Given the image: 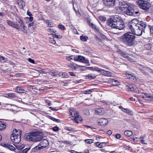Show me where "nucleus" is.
Returning a JSON list of instances; mask_svg holds the SVG:
<instances>
[{
	"instance_id": "15",
	"label": "nucleus",
	"mask_w": 153,
	"mask_h": 153,
	"mask_svg": "<svg viewBox=\"0 0 153 153\" xmlns=\"http://www.w3.org/2000/svg\"><path fill=\"white\" fill-rule=\"evenodd\" d=\"M108 123L107 120L105 118L100 119L98 121V124L99 125L105 126Z\"/></svg>"
},
{
	"instance_id": "59",
	"label": "nucleus",
	"mask_w": 153,
	"mask_h": 153,
	"mask_svg": "<svg viewBox=\"0 0 153 153\" xmlns=\"http://www.w3.org/2000/svg\"><path fill=\"white\" fill-rule=\"evenodd\" d=\"M16 148L17 149H22L23 148V147L21 146H16Z\"/></svg>"
},
{
	"instance_id": "60",
	"label": "nucleus",
	"mask_w": 153,
	"mask_h": 153,
	"mask_svg": "<svg viewBox=\"0 0 153 153\" xmlns=\"http://www.w3.org/2000/svg\"><path fill=\"white\" fill-rule=\"evenodd\" d=\"M27 14L29 16H31L32 15V13L28 11L27 13Z\"/></svg>"
},
{
	"instance_id": "45",
	"label": "nucleus",
	"mask_w": 153,
	"mask_h": 153,
	"mask_svg": "<svg viewBox=\"0 0 153 153\" xmlns=\"http://www.w3.org/2000/svg\"><path fill=\"white\" fill-rule=\"evenodd\" d=\"M144 137H140V142L143 144H146L147 143L145 142V141L144 140Z\"/></svg>"
},
{
	"instance_id": "55",
	"label": "nucleus",
	"mask_w": 153,
	"mask_h": 153,
	"mask_svg": "<svg viewBox=\"0 0 153 153\" xmlns=\"http://www.w3.org/2000/svg\"><path fill=\"white\" fill-rule=\"evenodd\" d=\"M58 27L61 30H63L64 29V27L63 25H58Z\"/></svg>"
},
{
	"instance_id": "64",
	"label": "nucleus",
	"mask_w": 153,
	"mask_h": 153,
	"mask_svg": "<svg viewBox=\"0 0 153 153\" xmlns=\"http://www.w3.org/2000/svg\"><path fill=\"white\" fill-rule=\"evenodd\" d=\"M73 32L75 34H76L78 33L77 30L76 29H74L73 30Z\"/></svg>"
},
{
	"instance_id": "43",
	"label": "nucleus",
	"mask_w": 153,
	"mask_h": 153,
	"mask_svg": "<svg viewBox=\"0 0 153 153\" xmlns=\"http://www.w3.org/2000/svg\"><path fill=\"white\" fill-rule=\"evenodd\" d=\"M46 23L48 24V27H53L52 23L48 20H46Z\"/></svg>"
},
{
	"instance_id": "47",
	"label": "nucleus",
	"mask_w": 153,
	"mask_h": 153,
	"mask_svg": "<svg viewBox=\"0 0 153 153\" xmlns=\"http://www.w3.org/2000/svg\"><path fill=\"white\" fill-rule=\"evenodd\" d=\"M79 61H84L85 60V57L84 56H81V55H79L78 56Z\"/></svg>"
},
{
	"instance_id": "37",
	"label": "nucleus",
	"mask_w": 153,
	"mask_h": 153,
	"mask_svg": "<svg viewBox=\"0 0 153 153\" xmlns=\"http://www.w3.org/2000/svg\"><path fill=\"white\" fill-rule=\"evenodd\" d=\"M47 31L50 32L51 33V34L53 35V33H55L56 32V31L53 28H49L47 29Z\"/></svg>"
},
{
	"instance_id": "11",
	"label": "nucleus",
	"mask_w": 153,
	"mask_h": 153,
	"mask_svg": "<svg viewBox=\"0 0 153 153\" xmlns=\"http://www.w3.org/2000/svg\"><path fill=\"white\" fill-rule=\"evenodd\" d=\"M126 90L128 91H134L136 93H139V90L134 85H129L126 87Z\"/></svg>"
},
{
	"instance_id": "58",
	"label": "nucleus",
	"mask_w": 153,
	"mask_h": 153,
	"mask_svg": "<svg viewBox=\"0 0 153 153\" xmlns=\"http://www.w3.org/2000/svg\"><path fill=\"white\" fill-rule=\"evenodd\" d=\"M90 24L91 25V26H92L93 28H95L96 29H97L96 28V26L94 24H93L92 23H90Z\"/></svg>"
},
{
	"instance_id": "39",
	"label": "nucleus",
	"mask_w": 153,
	"mask_h": 153,
	"mask_svg": "<svg viewBox=\"0 0 153 153\" xmlns=\"http://www.w3.org/2000/svg\"><path fill=\"white\" fill-rule=\"evenodd\" d=\"M94 71H96L98 72H100L101 74H102V72L103 71V70L102 69L100 68L97 67H95L93 69Z\"/></svg>"
},
{
	"instance_id": "62",
	"label": "nucleus",
	"mask_w": 153,
	"mask_h": 153,
	"mask_svg": "<svg viewBox=\"0 0 153 153\" xmlns=\"http://www.w3.org/2000/svg\"><path fill=\"white\" fill-rule=\"evenodd\" d=\"M150 32L152 33H153V26L150 28Z\"/></svg>"
},
{
	"instance_id": "6",
	"label": "nucleus",
	"mask_w": 153,
	"mask_h": 153,
	"mask_svg": "<svg viewBox=\"0 0 153 153\" xmlns=\"http://www.w3.org/2000/svg\"><path fill=\"white\" fill-rule=\"evenodd\" d=\"M138 5L142 9L148 10L151 7V4L148 1L139 0L138 1Z\"/></svg>"
},
{
	"instance_id": "31",
	"label": "nucleus",
	"mask_w": 153,
	"mask_h": 153,
	"mask_svg": "<svg viewBox=\"0 0 153 153\" xmlns=\"http://www.w3.org/2000/svg\"><path fill=\"white\" fill-rule=\"evenodd\" d=\"M59 75L60 76H62L64 78H68L69 76L68 74L65 72L60 73Z\"/></svg>"
},
{
	"instance_id": "18",
	"label": "nucleus",
	"mask_w": 153,
	"mask_h": 153,
	"mask_svg": "<svg viewBox=\"0 0 153 153\" xmlns=\"http://www.w3.org/2000/svg\"><path fill=\"white\" fill-rule=\"evenodd\" d=\"M137 22H138L137 24V25L138 26H140L141 27H142V28H144V29H145V28L146 26V22L142 21H139L137 19Z\"/></svg>"
},
{
	"instance_id": "24",
	"label": "nucleus",
	"mask_w": 153,
	"mask_h": 153,
	"mask_svg": "<svg viewBox=\"0 0 153 153\" xmlns=\"http://www.w3.org/2000/svg\"><path fill=\"white\" fill-rule=\"evenodd\" d=\"M5 97L8 98H15L16 96L14 93H11L6 94Z\"/></svg>"
},
{
	"instance_id": "49",
	"label": "nucleus",
	"mask_w": 153,
	"mask_h": 153,
	"mask_svg": "<svg viewBox=\"0 0 153 153\" xmlns=\"http://www.w3.org/2000/svg\"><path fill=\"white\" fill-rule=\"evenodd\" d=\"M50 119L51 120H52L56 122H59V121H60L59 120L53 117H50Z\"/></svg>"
},
{
	"instance_id": "12",
	"label": "nucleus",
	"mask_w": 153,
	"mask_h": 153,
	"mask_svg": "<svg viewBox=\"0 0 153 153\" xmlns=\"http://www.w3.org/2000/svg\"><path fill=\"white\" fill-rule=\"evenodd\" d=\"M128 55L127 54L124 53H122V55L125 58L128 59L129 61L131 62H135V57L132 54H131Z\"/></svg>"
},
{
	"instance_id": "9",
	"label": "nucleus",
	"mask_w": 153,
	"mask_h": 153,
	"mask_svg": "<svg viewBox=\"0 0 153 153\" xmlns=\"http://www.w3.org/2000/svg\"><path fill=\"white\" fill-rule=\"evenodd\" d=\"M141 97L148 100H153V94L142 93L140 95Z\"/></svg>"
},
{
	"instance_id": "61",
	"label": "nucleus",
	"mask_w": 153,
	"mask_h": 153,
	"mask_svg": "<svg viewBox=\"0 0 153 153\" xmlns=\"http://www.w3.org/2000/svg\"><path fill=\"white\" fill-rule=\"evenodd\" d=\"M107 133L109 135H111L112 134V132L110 130H109L107 131Z\"/></svg>"
},
{
	"instance_id": "38",
	"label": "nucleus",
	"mask_w": 153,
	"mask_h": 153,
	"mask_svg": "<svg viewBox=\"0 0 153 153\" xmlns=\"http://www.w3.org/2000/svg\"><path fill=\"white\" fill-rule=\"evenodd\" d=\"M112 84L114 85H117L120 83L118 81L114 79L112 80Z\"/></svg>"
},
{
	"instance_id": "23",
	"label": "nucleus",
	"mask_w": 153,
	"mask_h": 153,
	"mask_svg": "<svg viewBox=\"0 0 153 153\" xmlns=\"http://www.w3.org/2000/svg\"><path fill=\"white\" fill-rule=\"evenodd\" d=\"M4 146L12 151L14 150L15 149V148L13 146L8 144H4Z\"/></svg>"
},
{
	"instance_id": "5",
	"label": "nucleus",
	"mask_w": 153,
	"mask_h": 153,
	"mask_svg": "<svg viewBox=\"0 0 153 153\" xmlns=\"http://www.w3.org/2000/svg\"><path fill=\"white\" fill-rule=\"evenodd\" d=\"M137 19H134L131 20L128 24V28L130 29L133 34H135L136 29H138L139 27L137 24L138 23Z\"/></svg>"
},
{
	"instance_id": "44",
	"label": "nucleus",
	"mask_w": 153,
	"mask_h": 153,
	"mask_svg": "<svg viewBox=\"0 0 153 153\" xmlns=\"http://www.w3.org/2000/svg\"><path fill=\"white\" fill-rule=\"evenodd\" d=\"M93 140L92 139H86L85 140V142L88 144H90L93 143Z\"/></svg>"
},
{
	"instance_id": "30",
	"label": "nucleus",
	"mask_w": 153,
	"mask_h": 153,
	"mask_svg": "<svg viewBox=\"0 0 153 153\" xmlns=\"http://www.w3.org/2000/svg\"><path fill=\"white\" fill-rule=\"evenodd\" d=\"M80 39L82 41L86 42L88 39V37L86 36H84L83 35L80 37Z\"/></svg>"
},
{
	"instance_id": "57",
	"label": "nucleus",
	"mask_w": 153,
	"mask_h": 153,
	"mask_svg": "<svg viewBox=\"0 0 153 153\" xmlns=\"http://www.w3.org/2000/svg\"><path fill=\"white\" fill-rule=\"evenodd\" d=\"M115 136L116 138L117 139L120 138L121 137V135L119 134H116Z\"/></svg>"
},
{
	"instance_id": "28",
	"label": "nucleus",
	"mask_w": 153,
	"mask_h": 153,
	"mask_svg": "<svg viewBox=\"0 0 153 153\" xmlns=\"http://www.w3.org/2000/svg\"><path fill=\"white\" fill-rule=\"evenodd\" d=\"M85 77L86 79H93L96 78V76L94 74H89L86 75Z\"/></svg>"
},
{
	"instance_id": "17",
	"label": "nucleus",
	"mask_w": 153,
	"mask_h": 153,
	"mask_svg": "<svg viewBox=\"0 0 153 153\" xmlns=\"http://www.w3.org/2000/svg\"><path fill=\"white\" fill-rule=\"evenodd\" d=\"M143 32H145V29H144V28H142L139 26V27H138V29H136L135 35L138 36H140Z\"/></svg>"
},
{
	"instance_id": "14",
	"label": "nucleus",
	"mask_w": 153,
	"mask_h": 153,
	"mask_svg": "<svg viewBox=\"0 0 153 153\" xmlns=\"http://www.w3.org/2000/svg\"><path fill=\"white\" fill-rule=\"evenodd\" d=\"M42 149L45 148L49 145L48 141L46 139H43L41 141L39 144Z\"/></svg>"
},
{
	"instance_id": "4",
	"label": "nucleus",
	"mask_w": 153,
	"mask_h": 153,
	"mask_svg": "<svg viewBox=\"0 0 153 153\" xmlns=\"http://www.w3.org/2000/svg\"><path fill=\"white\" fill-rule=\"evenodd\" d=\"M21 130L16 129H13V133L10 135V139L11 141L15 143H18L21 140Z\"/></svg>"
},
{
	"instance_id": "56",
	"label": "nucleus",
	"mask_w": 153,
	"mask_h": 153,
	"mask_svg": "<svg viewBox=\"0 0 153 153\" xmlns=\"http://www.w3.org/2000/svg\"><path fill=\"white\" fill-rule=\"evenodd\" d=\"M49 108L53 111H57L58 109H56V108H54L51 106L49 107Z\"/></svg>"
},
{
	"instance_id": "22",
	"label": "nucleus",
	"mask_w": 153,
	"mask_h": 153,
	"mask_svg": "<svg viewBox=\"0 0 153 153\" xmlns=\"http://www.w3.org/2000/svg\"><path fill=\"white\" fill-rule=\"evenodd\" d=\"M79 65L76 64L72 63L68 65V67L72 69V70H75L77 68V67Z\"/></svg>"
},
{
	"instance_id": "19",
	"label": "nucleus",
	"mask_w": 153,
	"mask_h": 153,
	"mask_svg": "<svg viewBox=\"0 0 153 153\" xmlns=\"http://www.w3.org/2000/svg\"><path fill=\"white\" fill-rule=\"evenodd\" d=\"M119 108H120L121 110H122L124 112L126 113L131 115H133V113L130 110L126 108H124L121 106H119Z\"/></svg>"
},
{
	"instance_id": "13",
	"label": "nucleus",
	"mask_w": 153,
	"mask_h": 153,
	"mask_svg": "<svg viewBox=\"0 0 153 153\" xmlns=\"http://www.w3.org/2000/svg\"><path fill=\"white\" fill-rule=\"evenodd\" d=\"M75 110L73 108H72V110L71 109L70 111V115L72 116L74 114L75 119H78L79 120H80L81 119L80 116L79 115L77 111L75 112Z\"/></svg>"
},
{
	"instance_id": "52",
	"label": "nucleus",
	"mask_w": 153,
	"mask_h": 153,
	"mask_svg": "<svg viewBox=\"0 0 153 153\" xmlns=\"http://www.w3.org/2000/svg\"><path fill=\"white\" fill-rule=\"evenodd\" d=\"M74 56H73L72 55L70 56L67 57L66 58V59L68 60H70L71 59H73V58Z\"/></svg>"
},
{
	"instance_id": "26",
	"label": "nucleus",
	"mask_w": 153,
	"mask_h": 153,
	"mask_svg": "<svg viewBox=\"0 0 153 153\" xmlns=\"http://www.w3.org/2000/svg\"><path fill=\"white\" fill-rule=\"evenodd\" d=\"M126 76L129 79H131V80H135L136 78L133 75L129 74V73H126Z\"/></svg>"
},
{
	"instance_id": "1",
	"label": "nucleus",
	"mask_w": 153,
	"mask_h": 153,
	"mask_svg": "<svg viewBox=\"0 0 153 153\" xmlns=\"http://www.w3.org/2000/svg\"><path fill=\"white\" fill-rule=\"evenodd\" d=\"M107 25L113 28L121 30L125 27V25L122 19L119 15H115L107 20Z\"/></svg>"
},
{
	"instance_id": "10",
	"label": "nucleus",
	"mask_w": 153,
	"mask_h": 153,
	"mask_svg": "<svg viewBox=\"0 0 153 153\" xmlns=\"http://www.w3.org/2000/svg\"><path fill=\"white\" fill-rule=\"evenodd\" d=\"M116 0H104V5L108 7H112L115 5Z\"/></svg>"
},
{
	"instance_id": "33",
	"label": "nucleus",
	"mask_w": 153,
	"mask_h": 153,
	"mask_svg": "<svg viewBox=\"0 0 153 153\" xmlns=\"http://www.w3.org/2000/svg\"><path fill=\"white\" fill-rule=\"evenodd\" d=\"M124 134L126 136H130L132 135L133 133L131 131H127L124 132Z\"/></svg>"
},
{
	"instance_id": "2",
	"label": "nucleus",
	"mask_w": 153,
	"mask_h": 153,
	"mask_svg": "<svg viewBox=\"0 0 153 153\" xmlns=\"http://www.w3.org/2000/svg\"><path fill=\"white\" fill-rule=\"evenodd\" d=\"M135 36L131 33H127L121 36L120 40L126 45L131 46L134 44Z\"/></svg>"
},
{
	"instance_id": "40",
	"label": "nucleus",
	"mask_w": 153,
	"mask_h": 153,
	"mask_svg": "<svg viewBox=\"0 0 153 153\" xmlns=\"http://www.w3.org/2000/svg\"><path fill=\"white\" fill-rule=\"evenodd\" d=\"M30 149V148H26L25 149L21 150L19 152L20 153H27V152Z\"/></svg>"
},
{
	"instance_id": "3",
	"label": "nucleus",
	"mask_w": 153,
	"mask_h": 153,
	"mask_svg": "<svg viewBox=\"0 0 153 153\" xmlns=\"http://www.w3.org/2000/svg\"><path fill=\"white\" fill-rule=\"evenodd\" d=\"M43 137V134L40 132H31L25 134V138L26 140L33 142L40 141Z\"/></svg>"
},
{
	"instance_id": "27",
	"label": "nucleus",
	"mask_w": 153,
	"mask_h": 153,
	"mask_svg": "<svg viewBox=\"0 0 153 153\" xmlns=\"http://www.w3.org/2000/svg\"><path fill=\"white\" fill-rule=\"evenodd\" d=\"M101 74L102 75L108 76H111L112 75L111 73L110 72L107 71H105L103 70Z\"/></svg>"
},
{
	"instance_id": "48",
	"label": "nucleus",
	"mask_w": 153,
	"mask_h": 153,
	"mask_svg": "<svg viewBox=\"0 0 153 153\" xmlns=\"http://www.w3.org/2000/svg\"><path fill=\"white\" fill-rule=\"evenodd\" d=\"M68 73L71 76H76V73L75 72H69Z\"/></svg>"
},
{
	"instance_id": "54",
	"label": "nucleus",
	"mask_w": 153,
	"mask_h": 153,
	"mask_svg": "<svg viewBox=\"0 0 153 153\" xmlns=\"http://www.w3.org/2000/svg\"><path fill=\"white\" fill-rule=\"evenodd\" d=\"M45 102L46 104H47L49 105H51V102L50 101L48 100H45Z\"/></svg>"
},
{
	"instance_id": "46",
	"label": "nucleus",
	"mask_w": 153,
	"mask_h": 153,
	"mask_svg": "<svg viewBox=\"0 0 153 153\" xmlns=\"http://www.w3.org/2000/svg\"><path fill=\"white\" fill-rule=\"evenodd\" d=\"M78 67H79V68H81V70L83 71L86 70L87 69L89 68L87 67H85L84 66L80 65H79L78 66Z\"/></svg>"
},
{
	"instance_id": "50",
	"label": "nucleus",
	"mask_w": 153,
	"mask_h": 153,
	"mask_svg": "<svg viewBox=\"0 0 153 153\" xmlns=\"http://www.w3.org/2000/svg\"><path fill=\"white\" fill-rule=\"evenodd\" d=\"M49 41L53 44H54L56 43V41L52 38L50 39Z\"/></svg>"
},
{
	"instance_id": "34",
	"label": "nucleus",
	"mask_w": 153,
	"mask_h": 153,
	"mask_svg": "<svg viewBox=\"0 0 153 153\" xmlns=\"http://www.w3.org/2000/svg\"><path fill=\"white\" fill-rule=\"evenodd\" d=\"M16 90L17 92L19 93H24V90L22 89L21 88L17 87L16 88Z\"/></svg>"
},
{
	"instance_id": "51",
	"label": "nucleus",
	"mask_w": 153,
	"mask_h": 153,
	"mask_svg": "<svg viewBox=\"0 0 153 153\" xmlns=\"http://www.w3.org/2000/svg\"><path fill=\"white\" fill-rule=\"evenodd\" d=\"M53 130L55 131H57L59 130V128L57 126H56L53 128Z\"/></svg>"
},
{
	"instance_id": "8",
	"label": "nucleus",
	"mask_w": 153,
	"mask_h": 153,
	"mask_svg": "<svg viewBox=\"0 0 153 153\" xmlns=\"http://www.w3.org/2000/svg\"><path fill=\"white\" fill-rule=\"evenodd\" d=\"M18 22L19 25H17V28H16V29L17 30H21L25 33H27V29L24 23L20 19L19 20Z\"/></svg>"
},
{
	"instance_id": "53",
	"label": "nucleus",
	"mask_w": 153,
	"mask_h": 153,
	"mask_svg": "<svg viewBox=\"0 0 153 153\" xmlns=\"http://www.w3.org/2000/svg\"><path fill=\"white\" fill-rule=\"evenodd\" d=\"M28 61L32 63H34L35 62L34 60L32 59H31L29 58L28 59Z\"/></svg>"
},
{
	"instance_id": "41",
	"label": "nucleus",
	"mask_w": 153,
	"mask_h": 153,
	"mask_svg": "<svg viewBox=\"0 0 153 153\" xmlns=\"http://www.w3.org/2000/svg\"><path fill=\"white\" fill-rule=\"evenodd\" d=\"M94 89H88L87 90L85 91H84V93L86 94H91L93 91Z\"/></svg>"
},
{
	"instance_id": "36",
	"label": "nucleus",
	"mask_w": 153,
	"mask_h": 153,
	"mask_svg": "<svg viewBox=\"0 0 153 153\" xmlns=\"http://www.w3.org/2000/svg\"><path fill=\"white\" fill-rule=\"evenodd\" d=\"M53 38H59L61 39L62 36H60L59 34L58 33H56L53 35Z\"/></svg>"
},
{
	"instance_id": "29",
	"label": "nucleus",
	"mask_w": 153,
	"mask_h": 153,
	"mask_svg": "<svg viewBox=\"0 0 153 153\" xmlns=\"http://www.w3.org/2000/svg\"><path fill=\"white\" fill-rule=\"evenodd\" d=\"M41 149H42V148H41L40 145L39 144L38 146H35L34 148L32 149V151L33 152H35L37 151L38 150Z\"/></svg>"
},
{
	"instance_id": "32",
	"label": "nucleus",
	"mask_w": 153,
	"mask_h": 153,
	"mask_svg": "<svg viewBox=\"0 0 153 153\" xmlns=\"http://www.w3.org/2000/svg\"><path fill=\"white\" fill-rule=\"evenodd\" d=\"M7 59L2 56H0V62L4 63L7 61Z\"/></svg>"
},
{
	"instance_id": "35",
	"label": "nucleus",
	"mask_w": 153,
	"mask_h": 153,
	"mask_svg": "<svg viewBox=\"0 0 153 153\" xmlns=\"http://www.w3.org/2000/svg\"><path fill=\"white\" fill-rule=\"evenodd\" d=\"M37 71L42 74H47L48 73V72L45 71L44 69H41L40 68H38V69Z\"/></svg>"
},
{
	"instance_id": "21",
	"label": "nucleus",
	"mask_w": 153,
	"mask_h": 153,
	"mask_svg": "<svg viewBox=\"0 0 153 153\" xmlns=\"http://www.w3.org/2000/svg\"><path fill=\"white\" fill-rule=\"evenodd\" d=\"M7 24L15 28H17V25L16 24L14 23L11 21L10 20H7Z\"/></svg>"
},
{
	"instance_id": "63",
	"label": "nucleus",
	"mask_w": 153,
	"mask_h": 153,
	"mask_svg": "<svg viewBox=\"0 0 153 153\" xmlns=\"http://www.w3.org/2000/svg\"><path fill=\"white\" fill-rule=\"evenodd\" d=\"M48 73L49 74L51 75L52 76H55V74L53 72H50Z\"/></svg>"
},
{
	"instance_id": "7",
	"label": "nucleus",
	"mask_w": 153,
	"mask_h": 153,
	"mask_svg": "<svg viewBox=\"0 0 153 153\" xmlns=\"http://www.w3.org/2000/svg\"><path fill=\"white\" fill-rule=\"evenodd\" d=\"M129 6L126 1H123L120 2L119 6H117L116 8L117 12L118 13H121L122 11L125 12V10Z\"/></svg>"
},
{
	"instance_id": "42",
	"label": "nucleus",
	"mask_w": 153,
	"mask_h": 153,
	"mask_svg": "<svg viewBox=\"0 0 153 153\" xmlns=\"http://www.w3.org/2000/svg\"><path fill=\"white\" fill-rule=\"evenodd\" d=\"M5 125L2 122L0 121V130H2L3 128H5Z\"/></svg>"
},
{
	"instance_id": "25",
	"label": "nucleus",
	"mask_w": 153,
	"mask_h": 153,
	"mask_svg": "<svg viewBox=\"0 0 153 153\" xmlns=\"http://www.w3.org/2000/svg\"><path fill=\"white\" fill-rule=\"evenodd\" d=\"M99 143V142H97L96 143V146L100 148H103L105 146L106 144V142H102L99 144H97L98 143Z\"/></svg>"
},
{
	"instance_id": "20",
	"label": "nucleus",
	"mask_w": 153,
	"mask_h": 153,
	"mask_svg": "<svg viewBox=\"0 0 153 153\" xmlns=\"http://www.w3.org/2000/svg\"><path fill=\"white\" fill-rule=\"evenodd\" d=\"M18 4L19 7L20 9H23V8L25 6V2L22 0H18Z\"/></svg>"
},
{
	"instance_id": "16",
	"label": "nucleus",
	"mask_w": 153,
	"mask_h": 153,
	"mask_svg": "<svg viewBox=\"0 0 153 153\" xmlns=\"http://www.w3.org/2000/svg\"><path fill=\"white\" fill-rule=\"evenodd\" d=\"M126 13L128 15L133 16L134 13V10L131 7L129 6L126 10Z\"/></svg>"
}]
</instances>
